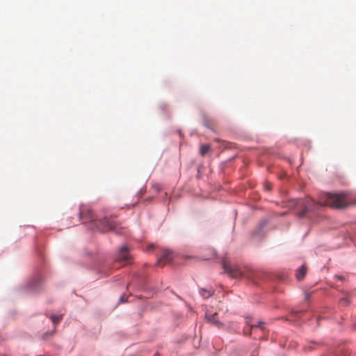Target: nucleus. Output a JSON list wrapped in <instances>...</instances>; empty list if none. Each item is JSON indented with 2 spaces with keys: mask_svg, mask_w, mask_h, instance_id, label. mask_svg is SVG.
Instances as JSON below:
<instances>
[{
  "mask_svg": "<svg viewBox=\"0 0 356 356\" xmlns=\"http://www.w3.org/2000/svg\"><path fill=\"white\" fill-rule=\"evenodd\" d=\"M80 218L83 220V223L93 222L99 232L112 231L118 234L124 233L125 228L120 223L114 221L113 219L104 218L102 220L95 221L92 211L87 207H82L79 212Z\"/></svg>",
  "mask_w": 356,
  "mask_h": 356,
  "instance_id": "f257e3e1",
  "label": "nucleus"
},
{
  "mask_svg": "<svg viewBox=\"0 0 356 356\" xmlns=\"http://www.w3.org/2000/svg\"><path fill=\"white\" fill-rule=\"evenodd\" d=\"M318 203L321 206H329L335 209L345 208L349 204L347 197L343 193H324L321 195Z\"/></svg>",
  "mask_w": 356,
  "mask_h": 356,
  "instance_id": "f03ea898",
  "label": "nucleus"
},
{
  "mask_svg": "<svg viewBox=\"0 0 356 356\" xmlns=\"http://www.w3.org/2000/svg\"><path fill=\"white\" fill-rule=\"evenodd\" d=\"M222 268L225 273L232 277H238L245 275L243 270L238 266L231 264L227 261H223Z\"/></svg>",
  "mask_w": 356,
  "mask_h": 356,
  "instance_id": "7ed1b4c3",
  "label": "nucleus"
},
{
  "mask_svg": "<svg viewBox=\"0 0 356 356\" xmlns=\"http://www.w3.org/2000/svg\"><path fill=\"white\" fill-rule=\"evenodd\" d=\"M131 259V258L128 248L126 245L122 246L119 250L116 260L124 265L129 264Z\"/></svg>",
  "mask_w": 356,
  "mask_h": 356,
  "instance_id": "20e7f679",
  "label": "nucleus"
},
{
  "mask_svg": "<svg viewBox=\"0 0 356 356\" xmlns=\"http://www.w3.org/2000/svg\"><path fill=\"white\" fill-rule=\"evenodd\" d=\"M173 258V252L168 250L163 251L162 254L158 259L156 265L159 266H163L170 262Z\"/></svg>",
  "mask_w": 356,
  "mask_h": 356,
  "instance_id": "39448f33",
  "label": "nucleus"
},
{
  "mask_svg": "<svg viewBox=\"0 0 356 356\" xmlns=\"http://www.w3.org/2000/svg\"><path fill=\"white\" fill-rule=\"evenodd\" d=\"M257 329L261 331H264V322H259L257 325H251L248 327L244 329V333L245 334H251L252 332H255Z\"/></svg>",
  "mask_w": 356,
  "mask_h": 356,
  "instance_id": "423d86ee",
  "label": "nucleus"
},
{
  "mask_svg": "<svg viewBox=\"0 0 356 356\" xmlns=\"http://www.w3.org/2000/svg\"><path fill=\"white\" fill-rule=\"evenodd\" d=\"M206 318L209 323L217 326L218 327H220L222 325V324L217 320V313L211 314L206 313Z\"/></svg>",
  "mask_w": 356,
  "mask_h": 356,
  "instance_id": "0eeeda50",
  "label": "nucleus"
},
{
  "mask_svg": "<svg viewBox=\"0 0 356 356\" xmlns=\"http://www.w3.org/2000/svg\"><path fill=\"white\" fill-rule=\"evenodd\" d=\"M200 292L204 298H208L213 294L214 291L212 289H201Z\"/></svg>",
  "mask_w": 356,
  "mask_h": 356,
  "instance_id": "6e6552de",
  "label": "nucleus"
},
{
  "mask_svg": "<svg viewBox=\"0 0 356 356\" xmlns=\"http://www.w3.org/2000/svg\"><path fill=\"white\" fill-rule=\"evenodd\" d=\"M305 274H306V268H305V266H302L297 270L296 277L298 280H301L304 278Z\"/></svg>",
  "mask_w": 356,
  "mask_h": 356,
  "instance_id": "1a4fd4ad",
  "label": "nucleus"
},
{
  "mask_svg": "<svg viewBox=\"0 0 356 356\" xmlns=\"http://www.w3.org/2000/svg\"><path fill=\"white\" fill-rule=\"evenodd\" d=\"M210 150H211V146L208 144H204V145H201L200 153L202 156H205L206 154L209 152Z\"/></svg>",
  "mask_w": 356,
  "mask_h": 356,
  "instance_id": "9d476101",
  "label": "nucleus"
},
{
  "mask_svg": "<svg viewBox=\"0 0 356 356\" xmlns=\"http://www.w3.org/2000/svg\"><path fill=\"white\" fill-rule=\"evenodd\" d=\"M50 318L53 323L56 324L61 321L63 315H51Z\"/></svg>",
  "mask_w": 356,
  "mask_h": 356,
  "instance_id": "9b49d317",
  "label": "nucleus"
},
{
  "mask_svg": "<svg viewBox=\"0 0 356 356\" xmlns=\"http://www.w3.org/2000/svg\"><path fill=\"white\" fill-rule=\"evenodd\" d=\"M307 212V208H305L301 212H300L299 216L300 217H302L306 214Z\"/></svg>",
  "mask_w": 356,
  "mask_h": 356,
  "instance_id": "f8f14e48",
  "label": "nucleus"
},
{
  "mask_svg": "<svg viewBox=\"0 0 356 356\" xmlns=\"http://www.w3.org/2000/svg\"><path fill=\"white\" fill-rule=\"evenodd\" d=\"M264 187H265V189L266 191H270L271 190V185H270V183H266Z\"/></svg>",
  "mask_w": 356,
  "mask_h": 356,
  "instance_id": "ddd939ff",
  "label": "nucleus"
},
{
  "mask_svg": "<svg viewBox=\"0 0 356 356\" xmlns=\"http://www.w3.org/2000/svg\"><path fill=\"white\" fill-rule=\"evenodd\" d=\"M47 335H48V334H47V333H46V334H43V336H42V339H46V337H47Z\"/></svg>",
  "mask_w": 356,
  "mask_h": 356,
  "instance_id": "4468645a",
  "label": "nucleus"
},
{
  "mask_svg": "<svg viewBox=\"0 0 356 356\" xmlns=\"http://www.w3.org/2000/svg\"><path fill=\"white\" fill-rule=\"evenodd\" d=\"M155 190H156V191H159L160 190L159 186H156V188H155Z\"/></svg>",
  "mask_w": 356,
  "mask_h": 356,
  "instance_id": "2eb2a0df",
  "label": "nucleus"
},
{
  "mask_svg": "<svg viewBox=\"0 0 356 356\" xmlns=\"http://www.w3.org/2000/svg\"><path fill=\"white\" fill-rule=\"evenodd\" d=\"M309 296H310V295L309 293L306 294V297H305L306 299H309Z\"/></svg>",
  "mask_w": 356,
  "mask_h": 356,
  "instance_id": "dca6fc26",
  "label": "nucleus"
},
{
  "mask_svg": "<svg viewBox=\"0 0 356 356\" xmlns=\"http://www.w3.org/2000/svg\"><path fill=\"white\" fill-rule=\"evenodd\" d=\"M337 277H338L339 279H340V280H343V277H342V276H341V275H338V276H337Z\"/></svg>",
  "mask_w": 356,
  "mask_h": 356,
  "instance_id": "f3484780",
  "label": "nucleus"
}]
</instances>
